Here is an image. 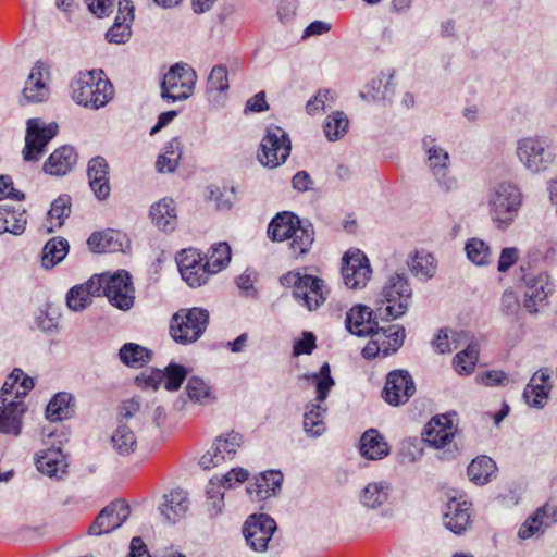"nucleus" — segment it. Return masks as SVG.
I'll return each instance as SVG.
<instances>
[{"mask_svg":"<svg viewBox=\"0 0 557 557\" xmlns=\"http://www.w3.org/2000/svg\"><path fill=\"white\" fill-rule=\"evenodd\" d=\"M412 289L404 273H394L384 283L381 292L382 306L376 308L381 320H395L404 315L409 307Z\"/></svg>","mask_w":557,"mask_h":557,"instance_id":"39448f33","label":"nucleus"},{"mask_svg":"<svg viewBox=\"0 0 557 557\" xmlns=\"http://www.w3.org/2000/svg\"><path fill=\"white\" fill-rule=\"evenodd\" d=\"M208 85L211 90H228L227 69L224 65H215L208 77Z\"/></svg>","mask_w":557,"mask_h":557,"instance_id":"13d9d810","label":"nucleus"},{"mask_svg":"<svg viewBox=\"0 0 557 557\" xmlns=\"http://www.w3.org/2000/svg\"><path fill=\"white\" fill-rule=\"evenodd\" d=\"M549 379L548 369H540L533 374L523 391V398L530 407L542 409L546 405L550 391Z\"/></svg>","mask_w":557,"mask_h":557,"instance_id":"a878e982","label":"nucleus"},{"mask_svg":"<svg viewBox=\"0 0 557 557\" xmlns=\"http://www.w3.org/2000/svg\"><path fill=\"white\" fill-rule=\"evenodd\" d=\"M23 375V371L21 369H14L11 374L7 377L5 382L2 385L0 400L3 404V398H11L17 400L15 398V391L17 388V383L20 382L21 376Z\"/></svg>","mask_w":557,"mask_h":557,"instance_id":"e2e57ef3","label":"nucleus"},{"mask_svg":"<svg viewBox=\"0 0 557 557\" xmlns=\"http://www.w3.org/2000/svg\"><path fill=\"white\" fill-rule=\"evenodd\" d=\"M121 360L131 367H141L150 359V351L134 343H127L120 349Z\"/></svg>","mask_w":557,"mask_h":557,"instance_id":"603ef678","label":"nucleus"},{"mask_svg":"<svg viewBox=\"0 0 557 557\" xmlns=\"http://www.w3.org/2000/svg\"><path fill=\"white\" fill-rule=\"evenodd\" d=\"M376 319H380L376 311L373 312L369 307L358 305L347 312L345 322L347 330L351 334L366 337L370 336L379 327Z\"/></svg>","mask_w":557,"mask_h":557,"instance_id":"5701e85b","label":"nucleus"},{"mask_svg":"<svg viewBox=\"0 0 557 557\" xmlns=\"http://www.w3.org/2000/svg\"><path fill=\"white\" fill-rule=\"evenodd\" d=\"M359 450L369 460H380L389 454V446L377 430L369 429L360 438Z\"/></svg>","mask_w":557,"mask_h":557,"instance_id":"473e14b6","label":"nucleus"},{"mask_svg":"<svg viewBox=\"0 0 557 557\" xmlns=\"http://www.w3.org/2000/svg\"><path fill=\"white\" fill-rule=\"evenodd\" d=\"M478 380L486 386L505 385L508 382V376L504 371L491 370L478 375Z\"/></svg>","mask_w":557,"mask_h":557,"instance_id":"774afa93","label":"nucleus"},{"mask_svg":"<svg viewBox=\"0 0 557 557\" xmlns=\"http://www.w3.org/2000/svg\"><path fill=\"white\" fill-rule=\"evenodd\" d=\"M57 123H45L41 119L33 117L26 122L25 146L22 151L26 162L38 161L46 152L48 143L58 134Z\"/></svg>","mask_w":557,"mask_h":557,"instance_id":"ddd939ff","label":"nucleus"},{"mask_svg":"<svg viewBox=\"0 0 557 557\" xmlns=\"http://www.w3.org/2000/svg\"><path fill=\"white\" fill-rule=\"evenodd\" d=\"M5 218V226L9 228L8 233L18 236L25 232L27 216L26 210L21 205L8 207Z\"/></svg>","mask_w":557,"mask_h":557,"instance_id":"864d4df0","label":"nucleus"},{"mask_svg":"<svg viewBox=\"0 0 557 557\" xmlns=\"http://www.w3.org/2000/svg\"><path fill=\"white\" fill-rule=\"evenodd\" d=\"M438 188L444 193H449L458 187L456 177L450 173L449 166L432 172Z\"/></svg>","mask_w":557,"mask_h":557,"instance_id":"680f3d73","label":"nucleus"},{"mask_svg":"<svg viewBox=\"0 0 557 557\" xmlns=\"http://www.w3.org/2000/svg\"><path fill=\"white\" fill-rule=\"evenodd\" d=\"M486 203L492 222L498 230H507L518 215L522 195L512 183L502 182L488 190Z\"/></svg>","mask_w":557,"mask_h":557,"instance_id":"7ed1b4c3","label":"nucleus"},{"mask_svg":"<svg viewBox=\"0 0 557 557\" xmlns=\"http://www.w3.org/2000/svg\"><path fill=\"white\" fill-rule=\"evenodd\" d=\"M520 310L518 295L510 289H506L500 298V311L506 315H517Z\"/></svg>","mask_w":557,"mask_h":557,"instance_id":"0e129e2a","label":"nucleus"},{"mask_svg":"<svg viewBox=\"0 0 557 557\" xmlns=\"http://www.w3.org/2000/svg\"><path fill=\"white\" fill-rule=\"evenodd\" d=\"M70 245L64 237L49 239L42 248L41 265L45 269H52L59 264L69 253Z\"/></svg>","mask_w":557,"mask_h":557,"instance_id":"f704fd0d","label":"nucleus"},{"mask_svg":"<svg viewBox=\"0 0 557 557\" xmlns=\"http://www.w3.org/2000/svg\"><path fill=\"white\" fill-rule=\"evenodd\" d=\"M42 442L47 446L37 454V469L49 476H61L65 473L66 462L61 449V441L57 443L50 440L55 436L53 430L44 429Z\"/></svg>","mask_w":557,"mask_h":557,"instance_id":"2eb2a0df","label":"nucleus"},{"mask_svg":"<svg viewBox=\"0 0 557 557\" xmlns=\"http://www.w3.org/2000/svg\"><path fill=\"white\" fill-rule=\"evenodd\" d=\"M388 494L389 486L386 482H372L362 490L360 502L364 507L375 509L387 500Z\"/></svg>","mask_w":557,"mask_h":557,"instance_id":"37998d69","label":"nucleus"},{"mask_svg":"<svg viewBox=\"0 0 557 557\" xmlns=\"http://www.w3.org/2000/svg\"><path fill=\"white\" fill-rule=\"evenodd\" d=\"M465 252L467 259L478 267H486L493 261V251L491 246L479 237H472L466 242Z\"/></svg>","mask_w":557,"mask_h":557,"instance_id":"4c0bfd02","label":"nucleus"},{"mask_svg":"<svg viewBox=\"0 0 557 557\" xmlns=\"http://www.w3.org/2000/svg\"><path fill=\"white\" fill-rule=\"evenodd\" d=\"M101 283L97 274L92 275L87 282L70 288L66 294V305L75 312L86 309L94 297L101 296Z\"/></svg>","mask_w":557,"mask_h":557,"instance_id":"393cba45","label":"nucleus"},{"mask_svg":"<svg viewBox=\"0 0 557 557\" xmlns=\"http://www.w3.org/2000/svg\"><path fill=\"white\" fill-rule=\"evenodd\" d=\"M456 431L457 428L448 414H438L425 425L423 440L429 446L441 450V459L451 460L459 451V446L454 441Z\"/></svg>","mask_w":557,"mask_h":557,"instance_id":"6e6552de","label":"nucleus"},{"mask_svg":"<svg viewBox=\"0 0 557 557\" xmlns=\"http://www.w3.org/2000/svg\"><path fill=\"white\" fill-rule=\"evenodd\" d=\"M525 286L523 307L529 313H537L550 293L547 275L528 273L522 276Z\"/></svg>","mask_w":557,"mask_h":557,"instance_id":"412c9836","label":"nucleus"},{"mask_svg":"<svg viewBox=\"0 0 557 557\" xmlns=\"http://www.w3.org/2000/svg\"><path fill=\"white\" fill-rule=\"evenodd\" d=\"M479 360V348L476 344H469L466 349L458 352L453 364L457 373L468 375L473 372Z\"/></svg>","mask_w":557,"mask_h":557,"instance_id":"09e8293b","label":"nucleus"},{"mask_svg":"<svg viewBox=\"0 0 557 557\" xmlns=\"http://www.w3.org/2000/svg\"><path fill=\"white\" fill-rule=\"evenodd\" d=\"M140 411V403L136 398H131L122 401L119 407V417L120 421L129 424V422L136 417Z\"/></svg>","mask_w":557,"mask_h":557,"instance_id":"69168bd1","label":"nucleus"},{"mask_svg":"<svg viewBox=\"0 0 557 557\" xmlns=\"http://www.w3.org/2000/svg\"><path fill=\"white\" fill-rule=\"evenodd\" d=\"M197 74L186 63H175L164 74L161 83V97L168 101L188 99L194 91Z\"/></svg>","mask_w":557,"mask_h":557,"instance_id":"9b49d317","label":"nucleus"},{"mask_svg":"<svg viewBox=\"0 0 557 557\" xmlns=\"http://www.w3.org/2000/svg\"><path fill=\"white\" fill-rule=\"evenodd\" d=\"M276 530V523L268 515H252L245 522L243 533L247 544L256 552H264Z\"/></svg>","mask_w":557,"mask_h":557,"instance_id":"dca6fc26","label":"nucleus"},{"mask_svg":"<svg viewBox=\"0 0 557 557\" xmlns=\"http://www.w3.org/2000/svg\"><path fill=\"white\" fill-rule=\"evenodd\" d=\"M281 471L268 470L255 478L253 483L247 486V493L251 498L264 500L277 494L283 483Z\"/></svg>","mask_w":557,"mask_h":557,"instance_id":"cd10ccee","label":"nucleus"},{"mask_svg":"<svg viewBox=\"0 0 557 557\" xmlns=\"http://www.w3.org/2000/svg\"><path fill=\"white\" fill-rule=\"evenodd\" d=\"M87 175L95 196L100 200L106 199L110 195V185L109 165L104 158H92L88 163Z\"/></svg>","mask_w":557,"mask_h":557,"instance_id":"c85d7f7f","label":"nucleus"},{"mask_svg":"<svg viewBox=\"0 0 557 557\" xmlns=\"http://www.w3.org/2000/svg\"><path fill=\"white\" fill-rule=\"evenodd\" d=\"M187 376L184 366L170 363L164 370L156 369L144 377L146 387L157 389L161 384L170 392L177 391Z\"/></svg>","mask_w":557,"mask_h":557,"instance_id":"b1692460","label":"nucleus"},{"mask_svg":"<svg viewBox=\"0 0 557 557\" xmlns=\"http://www.w3.org/2000/svg\"><path fill=\"white\" fill-rule=\"evenodd\" d=\"M393 77L394 73L391 71L381 72L377 77L366 86L367 91H361L360 97L373 101L387 98L391 92Z\"/></svg>","mask_w":557,"mask_h":557,"instance_id":"79ce46f5","label":"nucleus"},{"mask_svg":"<svg viewBox=\"0 0 557 557\" xmlns=\"http://www.w3.org/2000/svg\"><path fill=\"white\" fill-rule=\"evenodd\" d=\"M231 260V248L227 243H218L211 247L206 257V264L211 273H218L228 264Z\"/></svg>","mask_w":557,"mask_h":557,"instance_id":"8fccbe9b","label":"nucleus"},{"mask_svg":"<svg viewBox=\"0 0 557 557\" xmlns=\"http://www.w3.org/2000/svg\"><path fill=\"white\" fill-rule=\"evenodd\" d=\"M106 37L113 44L126 42L131 37L129 24L121 22V16H116L113 26L107 32Z\"/></svg>","mask_w":557,"mask_h":557,"instance_id":"bf43d9fd","label":"nucleus"},{"mask_svg":"<svg viewBox=\"0 0 557 557\" xmlns=\"http://www.w3.org/2000/svg\"><path fill=\"white\" fill-rule=\"evenodd\" d=\"M372 269L367 256L360 250H349L343 257L342 275L350 289L363 288L369 282Z\"/></svg>","mask_w":557,"mask_h":557,"instance_id":"4468645a","label":"nucleus"},{"mask_svg":"<svg viewBox=\"0 0 557 557\" xmlns=\"http://www.w3.org/2000/svg\"><path fill=\"white\" fill-rule=\"evenodd\" d=\"M70 88L72 99L85 108L100 109L113 98V86L101 70L79 72Z\"/></svg>","mask_w":557,"mask_h":557,"instance_id":"f03ea898","label":"nucleus"},{"mask_svg":"<svg viewBox=\"0 0 557 557\" xmlns=\"http://www.w3.org/2000/svg\"><path fill=\"white\" fill-rule=\"evenodd\" d=\"M292 143L288 134L281 127L271 125L267 128L257 152L261 165L276 169L284 164L290 154Z\"/></svg>","mask_w":557,"mask_h":557,"instance_id":"9d476101","label":"nucleus"},{"mask_svg":"<svg viewBox=\"0 0 557 557\" xmlns=\"http://www.w3.org/2000/svg\"><path fill=\"white\" fill-rule=\"evenodd\" d=\"M305 377L311 380L315 386L317 403H310L306 406L304 431L310 437H318L326 430L324 422L326 408L322 406V403L326 399L330 389L333 387L334 380L331 376V369L326 362L322 364L319 372L305 375Z\"/></svg>","mask_w":557,"mask_h":557,"instance_id":"20e7f679","label":"nucleus"},{"mask_svg":"<svg viewBox=\"0 0 557 557\" xmlns=\"http://www.w3.org/2000/svg\"><path fill=\"white\" fill-rule=\"evenodd\" d=\"M416 386L409 372L394 370L387 374L383 398L392 406H399L414 394Z\"/></svg>","mask_w":557,"mask_h":557,"instance_id":"6ab92c4d","label":"nucleus"},{"mask_svg":"<svg viewBox=\"0 0 557 557\" xmlns=\"http://www.w3.org/2000/svg\"><path fill=\"white\" fill-rule=\"evenodd\" d=\"M71 197L69 195L59 196L52 203L48 212L50 221L49 232H53L55 227H61L64 220L71 214Z\"/></svg>","mask_w":557,"mask_h":557,"instance_id":"de8ad7c7","label":"nucleus"},{"mask_svg":"<svg viewBox=\"0 0 557 557\" xmlns=\"http://www.w3.org/2000/svg\"><path fill=\"white\" fill-rule=\"evenodd\" d=\"M152 223L165 233L175 230L177 224L176 206L173 199L163 198L153 203L150 209Z\"/></svg>","mask_w":557,"mask_h":557,"instance_id":"2f4dec72","label":"nucleus"},{"mask_svg":"<svg viewBox=\"0 0 557 557\" xmlns=\"http://www.w3.org/2000/svg\"><path fill=\"white\" fill-rule=\"evenodd\" d=\"M243 442L242 434L228 432L215 438L211 448L201 456L199 465L202 469H211L227 459H232Z\"/></svg>","mask_w":557,"mask_h":557,"instance_id":"f3484780","label":"nucleus"},{"mask_svg":"<svg viewBox=\"0 0 557 557\" xmlns=\"http://www.w3.org/2000/svg\"><path fill=\"white\" fill-rule=\"evenodd\" d=\"M186 392L189 399L196 404L206 405L215 400L210 385L199 376H191L188 380Z\"/></svg>","mask_w":557,"mask_h":557,"instance_id":"49530a36","label":"nucleus"},{"mask_svg":"<svg viewBox=\"0 0 557 557\" xmlns=\"http://www.w3.org/2000/svg\"><path fill=\"white\" fill-rule=\"evenodd\" d=\"M411 273L419 280H429L435 274L434 257L425 251H416L408 261Z\"/></svg>","mask_w":557,"mask_h":557,"instance_id":"c03bdc74","label":"nucleus"},{"mask_svg":"<svg viewBox=\"0 0 557 557\" xmlns=\"http://www.w3.org/2000/svg\"><path fill=\"white\" fill-rule=\"evenodd\" d=\"M268 234L272 240L290 239V250L295 257L307 253L314 240L313 226L301 222L292 212L277 213L269 224Z\"/></svg>","mask_w":557,"mask_h":557,"instance_id":"f257e3e1","label":"nucleus"},{"mask_svg":"<svg viewBox=\"0 0 557 557\" xmlns=\"http://www.w3.org/2000/svg\"><path fill=\"white\" fill-rule=\"evenodd\" d=\"M549 525L548 507L542 506L535 510L520 527L518 536L528 540L534 535L542 534Z\"/></svg>","mask_w":557,"mask_h":557,"instance_id":"58836bf2","label":"nucleus"},{"mask_svg":"<svg viewBox=\"0 0 557 557\" xmlns=\"http://www.w3.org/2000/svg\"><path fill=\"white\" fill-rule=\"evenodd\" d=\"M516 156L524 169L533 174L546 172L555 160L549 140L537 135L520 138Z\"/></svg>","mask_w":557,"mask_h":557,"instance_id":"423d86ee","label":"nucleus"},{"mask_svg":"<svg viewBox=\"0 0 557 557\" xmlns=\"http://www.w3.org/2000/svg\"><path fill=\"white\" fill-rule=\"evenodd\" d=\"M77 154L73 147L62 146L55 149L44 163L47 174L62 176L67 174L76 164Z\"/></svg>","mask_w":557,"mask_h":557,"instance_id":"c756f323","label":"nucleus"},{"mask_svg":"<svg viewBox=\"0 0 557 557\" xmlns=\"http://www.w3.org/2000/svg\"><path fill=\"white\" fill-rule=\"evenodd\" d=\"M496 463L492 458L480 456L471 461L467 472L471 482L478 485H484L490 482L491 478L496 473Z\"/></svg>","mask_w":557,"mask_h":557,"instance_id":"e433bc0d","label":"nucleus"},{"mask_svg":"<svg viewBox=\"0 0 557 557\" xmlns=\"http://www.w3.org/2000/svg\"><path fill=\"white\" fill-rule=\"evenodd\" d=\"M471 504L465 499L451 497L448 499L443 513V523L454 534H462L470 527Z\"/></svg>","mask_w":557,"mask_h":557,"instance_id":"4be33fe9","label":"nucleus"},{"mask_svg":"<svg viewBox=\"0 0 557 557\" xmlns=\"http://www.w3.org/2000/svg\"><path fill=\"white\" fill-rule=\"evenodd\" d=\"M348 124V117L343 111L333 112L324 122L325 136L332 141L339 139L346 134Z\"/></svg>","mask_w":557,"mask_h":557,"instance_id":"3c124183","label":"nucleus"},{"mask_svg":"<svg viewBox=\"0 0 557 557\" xmlns=\"http://www.w3.org/2000/svg\"><path fill=\"white\" fill-rule=\"evenodd\" d=\"M129 506L123 500H114L107 505L89 527L90 535H102L120 528L129 517Z\"/></svg>","mask_w":557,"mask_h":557,"instance_id":"a211bd4d","label":"nucleus"},{"mask_svg":"<svg viewBox=\"0 0 557 557\" xmlns=\"http://www.w3.org/2000/svg\"><path fill=\"white\" fill-rule=\"evenodd\" d=\"M97 277L100 278L102 285L101 296H106L113 307L127 311L134 306L135 289L127 271L97 274Z\"/></svg>","mask_w":557,"mask_h":557,"instance_id":"f8f14e48","label":"nucleus"},{"mask_svg":"<svg viewBox=\"0 0 557 557\" xmlns=\"http://www.w3.org/2000/svg\"><path fill=\"white\" fill-rule=\"evenodd\" d=\"M73 396L70 393H58L47 405L46 417L50 421H61L72 417L73 409Z\"/></svg>","mask_w":557,"mask_h":557,"instance_id":"a19ab883","label":"nucleus"},{"mask_svg":"<svg viewBox=\"0 0 557 557\" xmlns=\"http://www.w3.org/2000/svg\"><path fill=\"white\" fill-rule=\"evenodd\" d=\"M26 411V406L22 400L3 398L0 406V433L20 435L22 429V416Z\"/></svg>","mask_w":557,"mask_h":557,"instance_id":"bb28decb","label":"nucleus"},{"mask_svg":"<svg viewBox=\"0 0 557 557\" xmlns=\"http://www.w3.org/2000/svg\"><path fill=\"white\" fill-rule=\"evenodd\" d=\"M284 286L293 287V295L309 310L320 307L329 293L324 282L313 275L289 272L281 277Z\"/></svg>","mask_w":557,"mask_h":557,"instance_id":"1a4fd4ad","label":"nucleus"},{"mask_svg":"<svg viewBox=\"0 0 557 557\" xmlns=\"http://www.w3.org/2000/svg\"><path fill=\"white\" fill-rule=\"evenodd\" d=\"M111 443L117 454L129 455L135 451L138 442L131 424L120 421L111 436Z\"/></svg>","mask_w":557,"mask_h":557,"instance_id":"c9c22d12","label":"nucleus"},{"mask_svg":"<svg viewBox=\"0 0 557 557\" xmlns=\"http://www.w3.org/2000/svg\"><path fill=\"white\" fill-rule=\"evenodd\" d=\"M212 274L206 262L201 265L188 270V273H181L182 278L190 287H199L207 283L209 275Z\"/></svg>","mask_w":557,"mask_h":557,"instance_id":"4d7b16f0","label":"nucleus"},{"mask_svg":"<svg viewBox=\"0 0 557 557\" xmlns=\"http://www.w3.org/2000/svg\"><path fill=\"white\" fill-rule=\"evenodd\" d=\"M188 507L189 500L187 493L177 490L164 495L163 503L160 505L159 510L165 522L175 523L185 516Z\"/></svg>","mask_w":557,"mask_h":557,"instance_id":"7c9ffc66","label":"nucleus"},{"mask_svg":"<svg viewBox=\"0 0 557 557\" xmlns=\"http://www.w3.org/2000/svg\"><path fill=\"white\" fill-rule=\"evenodd\" d=\"M176 263L180 270V273H188V270L202 263L201 255L195 249H183L176 256Z\"/></svg>","mask_w":557,"mask_h":557,"instance_id":"6e6d98bb","label":"nucleus"},{"mask_svg":"<svg viewBox=\"0 0 557 557\" xmlns=\"http://www.w3.org/2000/svg\"><path fill=\"white\" fill-rule=\"evenodd\" d=\"M48 66L37 61L30 70L22 91V99L27 103H39L48 100L50 90L48 87Z\"/></svg>","mask_w":557,"mask_h":557,"instance_id":"aec40b11","label":"nucleus"},{"mask_svg":"<svg viewBox=\"0 0 557 557\" xmlns=\"http://www.w3.org/2000/svg\"><path fill=\"white\" fill-rule=\"evenodd\" d=\"M335 101V94L329 89L319 90L306 104L307 113L314 115L331 108Z\"/></svg>","mask_w":557,"mask_h":557,"instance_id":"5fc2aeb1","label":"nucleus"},{"mask_svg":"<svg viewBox=\"0 0 557 557\" xmlns=\"http://www.w3.org/2000/svg\"><path fill=\"white\" fill-rule=\"evenodd\" d=\"M208 323L209 312L206 309H180L171 319L170 334L176 343L190 344L201 337Z\"/></svg>","mask_w":557,"mask_h":557,"instance_id":"0eeeda50","label":"nucleus"},{"mask_svg":"<svg viewBox=\"0 0 557 557\" xmlns=\"http://www.w3.org/2000/svg\"><path fill=\"white\" fill-rule=\"evenodd\" d=\"M182 157V144L178 138H172L165 146L164 152L158 157L156 166L161 173L173 172Z\"/></svg>","mask_w":557,"mask_h":557,"instance_id":"a18cd8bd","label":"nucleus"},{"mask_svg":"<svg viewBox=\"0 0 557 557\" xmlns=\"http://www.w3.org/2000/svg\"><path fill=\"white\" fill-rule=\"evenodd\" d=\"M210 200H213L221 210L230 209L235 200V188L220 190L219 187L210 189Z\"/></svg>","mask_w":557,"mask_h":557,"instance_id":"052dcab7","label":"nucleus"},{"mask_svg":"<svg viewBox=\"0 0 557 557\" xmlns=\"http://www.w3.org/2000/svg\"><path fill=\"white\" fill-rule=\"evenodd\" d=\"M422 147L426 154V164L431 172L449 166V154L441 147L436 139L425 136L422 139Z\"/></svg>","mask_w":557,"mask_h":557,"instance_id":"ea45409f","label":"nucleus"},{"mask_svg":"<svg viewBox=\"0 0 557 557\" xmlns=\"http://www.w3.org/2000/svg\"><path fill=\"white\" fill-rule=\"evenodd\" d=\"M375 336L376 341H380V351L383 357H387L391 354L396 352L404 344L405 329L399 325H389L387 327H376V330L370 335Z\"/></svg>","mask_w":557,"mask_h":557,"instance_id":"72a5a7b5","label":"nucleus"},{"mask_svg":"<svg viewBox=\"0 0 557 557\" xmlns=\"http://www.w3.org/2000/svg\"><path fill=\"white\" fill-rule=\"evenodd\" d=\"M519 259V249L516 247L503 248L498 259L497 269L499 272L508 271Z\"/></svg>","mask_w":557,"mask_h":557,"instance_id":"338daca9","label":"nucleus"}]
</instances>
